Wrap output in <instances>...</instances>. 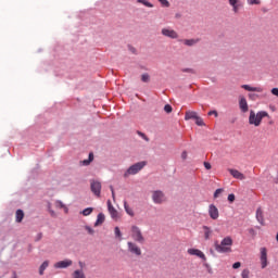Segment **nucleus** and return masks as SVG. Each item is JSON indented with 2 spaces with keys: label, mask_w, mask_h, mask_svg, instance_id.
Here are the masks:
<instances>
[{
  "label": "nucleus",
  "mask_w": 278,
  "mask_h": 278,
  "mask_svg": "<svg viewBox=\"0 0 278 278\" xmlns=\"http://www.w3.org/2000/svg\"><path fill=\"white\" fill-rule=\"evenodd\" d=\"M239 108L241 112H243V114H247V112H249V102H247V98L241 97L239 99Z\"/></svg>",
  "instance_id": "13"
},
{
  "label": "nucleus",
  "mask_w": 278,
  "mask_h": 278,
  "mask_svg": "<svg viewBox=\"0 0 278 278\" xmlns=\"http://www.w3.org/2000/svg\"><path fill=\"white\" fill-rule=\"evenodd\" d=\"M141 81H143L144 84H149V81H151V76H149V74H142Z\"/></svg>",
  "instance_id": "28"
},
{
  "label": "nucleus",
  "mask_w": 278,
  "mask_h": 278,
  "mask_svg": "<svg viewBox=\"0 0 278 278\" xmlns=\"http://www.w3.org/2000/svg\"><path fill=\"white\" fill-rule=\"evenodd\" d=\"M228 3L230 8H232V12L235 14H238L242 8H244V4L240 0H228Z\"/></svg>",
  "instance_id": "7"
},
{
  "label": "nucleus",
  "mask_w": 278,
  "mask_h": 278,
  "mask_svg": "<svg viewBox=\"0 0 278 278\" xmlns=\"http://www.w3.org/2000/svg\"><path fill=\"white\" fill-rule=\"evenodd\" d=\"M240 266H242V263L236 262V263H233L232 268L238 269V268H240Z\"/></svg>",
  "instance_id": "43"
},
{
  "label": "nucleus",
  "mask_w": 278,
  "mask_h": 278,
  "mask_svg": "<svg viewBox=\"0 0 278 278\" xmlns=\"http://www.w3.org/2000/svg\"><path fill=\"white\" fill-rule=\"evenodd\" d=\"M187 253H189V255H195L197 257H200V260H203L204 262L206 260L205 254L199 249H189Z\"/></svg>",
  "instance_id": "14"
},
{
  "label": "nucleus",
  "mask_w": 278,
  "mask_h": 278,
  "mask_svg": "<svg viewBox=\"0 0 278 278\" xmlns=\"http://www.w3.org/2000/svg\"><path fill=\"white\" fill-rule=\"evenodd\" d=\"M55 207H59V210H65V212H68V208L66 207V205H64L62 201H56Z\"/></svg>",
  "instance_id": "27"
},
{
  "label": "nucleus",
  "mask_w": 278,
  "mask_h": 278,
  "mask_svg": "<svg viewBox=\"0 0 278 278\" xmlns=\"http://www.w3.org/2000/svg\"><path fill=\"white\" fill-rule=\"evenodd\" d=\"M194 121H195V125H198L199 127L205 126L203 118L199 117V115L197 116V118Z\"/></svg>",
  "instance_id": "31"
},
{
  "label": "nucleus",
  "mask_w": 278,
  "mask_h": 278,
  "mask_svg": "<svg viewBox=\"0 0 278 278\" xmlns=\"http://www.w3.org/2000/svg\"><path fill=\"white\" fill-rule=\"evenodd\" d=\"M90 162H91V161H90L89 159H88V160H84V161H83V165H84V166H88V165L90 164Z\"/></svg>",
  "instance_id": "48"
},
{
  "label": "nucleus",
  "mask_w": 278,
  "mask_h": 278,
  "mask_svg": "<svg viewBox=\"0 0 278 278\" xmlns=\"http://www.w3.org/2000/svg\"><path fill=\"white\" fill-rule=\"evenodd\" d=\"M248 97L251 99V101H255V99H257V94L255 93H249Z\"/></svg>",
  "instance_id": "40"
},
{
  "label": "nucleus",
  "mask_w": 278,
  "mask_h": 278,
  "mask_svg": "<svg viewBox=\"0 0 278 278\" xmlns=\"http://www.w3.org/2000/svg\"><path fill=\"white\" fill-rule=\"evenodd\" d=\"M199 116V114L194 111H187L185 114V121H192L195 119Z\"/></svg>",
  "instance_id": "19"
},
{
  "label": "nucleus",
  "mask_w": 278,
  "mask_h": 278,
  "mask_svg": "<svg viewBox=\"0 0 278 278\" xmlns=\"http://www.w3.org/2000/svg\"><path fill=\"white\" fill-rule=\"evenodd\" d=\"M260 253L261 268H266V266H268V250L266 248H261Z\"/></svg>",
  "instance_id": "6"
},
{
  "label": "nucleus",
  "mask_w": 278,
  "mask_h": 278,
  "mask_svg": "<svg viewBox=\"0 0 278 278\" xmlns=\"http://www.w3.org/2000/svg\"><path fill=\"white\" fill-rule=\"evenodd\" d=\"M89 160L92 162V160H94V154L89 153Z\"/></svg>",
  "instance_id": "49"
},
{
  "label": "nucleus",
  "mask_w": 278,
  "mask_h": 278,
  "mask_svg": "<svg viewBox=\"0 0 278 278\" xmlns=\"http://www.w3.org/2000/svg\"><path fill=\"white\" fill-rule=\"evenodd\" d=\"M271 94H274L275 97H278V88H273Z\"/></svg>",
  "instance_id": "45"
},
{
  "label": "nucleus",
  "mask_w": 278,
  "mask_h": 278,
  "mask_svg": "<svg viewBox=\"0 0 278 278\" xmlns=\"http://www.w3.org/2000/svg\"><path fill=\"white\" fill-rule=\"evenodd\" d=\"M138 3H142V5H146V8H153V3L147 1V0H137Z\"/></svg>",
  "instance_id": "30"
},
{
  "label": "nucleus",
  "mask_w": 278,
  "mask_h": 278,
  "mask_svg": "<svg viewBox=\"0 0 278 278\" xmlns=\"http://www.w3.org/2000/svg\"><path fill=\"white\" fill-rule=\"evenodd\" d=\"M13 278H16V274H14V277Z\"/></svg>",
  "instance_id": "51"
},
{
  "label": "nucleus",
  "mask_w": 278,
  "mask_h": 278,
  "mask_svg": "<svg viewBox=\"0 0 278 278\" xmlns=\"http://www.w3.org/2000/svg\"><path fill=\"white\" fill-rule=\"evenodd\" d=\"M159 2L163 8H170V2H168V0H159Z\"/></svg>",
  "instance_id": "33"
},
{
  "label": "nucleus",
  "mask_w": 278,
  "mask_h": 278,
  "mask_svg": "<svg viewBox=\"0 0 278 278\" xmlns=\"http://www.w3.org/2000/svg\"><path fill=\"white\" fill-rule=\"evenodd\" d=\"M138 136H140V138H142L143 140H146V142H149V137H147V135H144V132L142 131H137Z\"/></svg>",
  "instance_id": "34"
},
{
  "label": "nucleus",
  "mask_w": 278,
  "mask_h": 278,
  "mask_svg": "<svg viewBox=\"0 0 278 278\" xmlns=\"http://www.w3.org/2000/svg\"><path fill=\"white\" fill-rule=\"evenodd\" d=\"M131 238L135 242H139V244H144V236H142V230L138 226L131 227Z\"/></svg>",
  "instance_id": "4"
},
{
  "label": "nucleus",
  "mask_w": 278,
  "mask_h": 278,
  "mask_svg": "<svg viewBox=\"0 0 278 278\" xmlns=\"http://www.w3.org/2000/svg\"><path fill=\"white\" fill-rule=\"evenodd\" d=\"M110 190L112 192V198H113V201H114V199H116V193L114 192V187L110 186Z\"/></svg>",
  "instance_id": "44"
},
{
  "label": "nucleus",
  "mask_w": 278,
  "mask_h": 278,
  "mask_svg": "<svg viewBox=\"0 0 278 278\" xmlns=\"http://www.w3.org/2000/svg\"><path fill=\"white\" fill-rule=\"evenodd\" d=\"M228 201H229L230 203H233V202L236 201V195H235L233 193H230V194L228 195Z\"/></svg>",
  "instance_id": "38"
},
{
  "label": "nucleus",
  "mask_w": 278,
  "mask_h": 278,
  "mask_svg": "<svg viewBox=\"0 0 278 278\" xmlns=\"http://www.w3.org/2000/svg\"><path fill=\"white\" fill-rule=\"evenodd\" d=\"M103 223H105V215H103V213H100L98 214L94 227H99V225H103Z\"/></svg>",
  "instance_id": "23"
},
{
  "label": "nucleus",
  "mask_w": 278,
  "mask_h": 278,
  "mask_svg": "<svg viewBox=\"0 0 278 278\" xmlns=\"http://www.w3.org/2000/svg\"><path fill=\"white\" fill-rule=\"evenodd\" d=\"M73 278H86V274H84V270L76 269L73 273Z\"/></svg>",
  "instance_id": "26"
},
{
  "label": "nucleus",
  "mask_w": 278,
  "mask_h": 278,
  "mask_svg": "<svg viewBox=\"0 0 278 278\" xmlns=\"http://www.w3.org/2000/svg\"><path fill=\"white\" fill-rule=\"evenodd\" d=\"M208 215H210V218H212V220H218V216H219L218 207H216V205L214 204H211L208 206Z\"/></svg>",
  "instance_id": "10"
},
{
  "label": "nucleus",
  "mask_w": 278,
  "mask_h": 278,
  "mask_svg": "<svg viewBox=\"0 0 278 278\" xmlns=\"http://www.w3.org/2000/svg\"><path fill=\"white\" fill-rule=\"evenodd\" d=\"M152 201L156 204L164 203L166 201V197L162 191H153Z\"/></svg>",
  "instance_id": "8"
},
{
  "label": "nucleus",
  "mask_w": 278,
  "mask_h": 278,
  "mask_svg": "<svg viewBox=\"0 0 278 278\" xmlns=\"http://www.w3.org/2000/svg\"><path fill=\"white\" fill-rule=\"evenodd\" d=\"M23 218H25V213L23 212V210H17L15 213L16 223H23Z\"/></svg>",
  "instance_id": "22"
},
{
  "label": "nucleus",
  "mask_w": 278,
  "mask_h": 278,
  "mask_svg": "<svg viewBox=\"0 0 278 278\" xmlns=\"http://www.w3.org/2000/svg\"><path fill=\"white\" fill-rule=\"evenodd\" d=\"M147 166V162L142 161L131 165L127 172L124 174V177H129V175H138Z\"/></svg>",
  "instance_id": "3"
},
{
  "label": "nucleus",
  "mask_w": 278,
  "mask_h": 278,
  "mask_svg": "<svg viewBox=\"0 0 278 278\" xmlns=\"http://www.w3.org/2000/svg\"><path fill=\"white\" fill-rule=\"evenodd\" d=\"M228 173L233 177V179H239L240 181H244V179H247V176L238 169L228 168Z\"/></svg>",
  "instance_id": "9"
},
{
  "label": "nucleus",
  "mask_w": 278,
  "mask_h": 278,
  "mask_svg": "<svg viewBox=\"0 0 278 278\" xmlns=\"http://www.w3.org/2000/svg\"><path fill=\"white\" fill-rule=\"evenodd\" d=\"M51 214H52V216H53L54 213L52 212Z\"/></svg>",
  "instance_id": "52"
},
{
  "label": "nucleus",
  "mask_w": 278,
  "mask_h": 278,
  "mask_svg": "<svg viewBox=\"0 0 278 278\" xmlns=\"http://www.w3.org/2000/svg\"><path fill=\"white\" fill-rule=\"evenodd\" d=\"M249 275H250L249 269H243V271L241 274L242 278H249Z\"/></svg>",
  "instance_id": "39"
},
{
  "label": "nucleus",
  "mask_w": 278,
  "mask_h": 278,
  "mask_svg": "<svg viewBox=\"0 0 278 278\" xmlns=\"http://www.w3.org/2000/svg\"><path fill=\"white\" fill-rule=\"evenodd\" d=\"M124 210L126 214H128V216H131V217L136 216V213H134V208H131L129 204H127V201H124Z\"/></svg>",
  "instance_id": "21"
},
{
  "label": "nucleus",
  "mask_w": 278,
  "mask_h": 278,
  "mask_svg": "<svg viewBox=\"0 0 278 278\" xmlns=\"http://www.w3.org/2000/svg\"><path fill=\"white\" fill-rule=\"evenodd\" d=\"M204 168H206V170H211L212 164H210L208 162H204Z\"/></svg>",
  "instance_id": "42"
},
{
  "label": "nucleus",
  "mask_w": 278,
  "mask_h": 278,
  "mask_svg": "<svg viewBox=\"0 0 278 278\" xmlns=\"http://www.w3.org/2000/svg\"><path fill=\"white\" fill-rule=\"evenodd\" d=\"M202 229H203V232H204V239L210 240V238H212V233H214L212 228H210V226H203Z\"/></svg>",
  "instance_id": "18"
},
{
  "label": "nucleus",
  "mask_w": 278,
  "mask_h": 278,
  "mask_svg": "<svg viewBox=\"0 0 278 278\" xmlns=\"http://www.w3.org/2000/svg\"><path fill=\"white\" fill-rule=\"evenodd\" d=\"M115 236H116L117 238H121V236H122V233H121V228L115 227Z\"/></svg>",
  "instance_id": "41"
},
{
  "label": "nucleus",
  "mask_w": 278,
  "mask_h": 278,
  "mask_svg": "<svg viewBox=\"0 0 278 278\" xmlns=\"http://www.w3.org/2000/svg\"><path fill=\"white\" fill-rule=\"evenodd\" d=\"M91 191L96 197H101V182L93 180L91 182Z\"/></svg>",
  "instance_id": "12"
},
{
  "label": "nucleus",
  "mask_w": 278,
  "mask_h": 278,
  "mask_svg": "<svg viewBox=\"0 0 278 278\" xmlns=\"http://www.w3.org/2000/svg\"><path fill=\"white\" fill-rule=\"evenodd\" d=\"M197 42H199V39H185L184 40V45H186L187 47H194V45H197Z\"/></svg>",
  "instance_id": "24"
},
{
  "label": "nucleus",
  "mask_w": 278,
  "mask_h": 278,
  "mask_svg": "<svg viewBox=\"0 0 278 278\" xmlns=\"http://www.w3.org/2000/svg\"><path fill=\"white\" fill-rule=\"evenodd\" d=\"M85 229H86V231H87L90 236H92V235L94 233V229H92V227H90V226H85Z\"/></svg>",
  "instance_id": "36"
},
{
  "label": "nucleus",
  "mask_w": 278,
  "mask_h": 278,
  "mask_svg": "<svg viewBox=\"0 0 278 278\" xmlns=\"http://www.w3.org/2000/svg\"><path fill=\"white\" fill-rule=\"evenodd\" d=\"M256 219L258 220L260 225H264V211H262V207L256 210Z\"/></svg>",
  "instance_id": "20"
},
{
  "label": "nucleus",
  "mask_w": 278,
  "mask_h": 278,
  "mask_svg": "<svg viewBox=\"0 0 278 278\" xmlns=\"http://www.w3.org/2000/svg\"><path fill=\"white\" fill-rule=\"evenodd\" d=\"M248 1V5H260L262 3V1L260 0H247Z\"/></svg>",
  "instance_id": "32"
},
{
  "label": "nucleus",
  "mask_w": 278,
  "mask_h": 278,
  "mask_svg": "<svg viewBox=\"0 0 278 278\" xmlns=\"http://www.w3.org/2000/svg\"><path fill=\"white\" fill-rule=\"evenodd\" d=\"M212 115L218 116V112H216V111H210V112H208V116H212Z\"/></svg>",
  "instance_id": "47"
},
{
  "label": "nucleus",
  "mask_w": 278,
  "mask_h": 278,
  "mask_svg": "<svg viewBox=\"0 0 278 278\" xmlns=\"http://www.w3.org/2000/svg\"><path fill=\"white\" fill-rule=\"evenodd\" d=\"M241 88H243V90H247L248 92H264V88L251 87V85H242Z\"/></svg>",
  "instance_id": "16"
},
{
  "label": "nucleus",
  "mask_w": 278,
  "mask_h": 278,
  "mask_svg": "<svg viewBox=\"0 0 278 278\" xmlns=\"http://www.w3.org/2000/svg\"><path fill=\"white\" fill-rule=\"evenodd\" d=\"M219 194H223V189H216V191L214 192V198L218 199Z\"/></svg>",
  "instance_id": "37"
},
{
  "label": "nucleus",
  "mask_w": 278,
  "mask_h": 278,
  "mask_svg": "<svg viewBox=\"0 0 278 278\" xmlns=\"http://www.w3.org/2000/svg\"><path fill=\"white\" fill-rule=\"evenodd\" d=\"M49 268V261H45L39 267V275H45V270Z\"/></svg>",
  "instance_id": "25"
},
{
  "label": "nucleus",
  "mask_w": 278,
  "mask_h": 278,
  "mask_svg": "<svg viewBox=\"0 0 278 278\" xmlns=\"http://www.w3.org/2000/svg\"><path fill=\"white\" fill-rule=\"evenodd\" d=\"M161 34H163L166 38H172V39L179 38V35L177 34V31L170 28H163Z\"/></svg>",
  "instance_id": "11"
},
{
  "label": "nucleus",
  "mask_w": 278,
  "mask_h": 278,
  "mask_svg": "<svg viewBox=\"0 0 278 278\" xmlns=\"http://www.w3.org/2000/svg\"><path fill=\"white\" fill-rule=\"evenodd\" d=\"M108 210L112 218H118V211L112 205V201H108Z\"/></svg>",
  "instance_id": "17"
},
{
  "label": "nucleus",
  "mask_w": 278,
  "mask_h": 278,
  "mask_svg": "<svg viewBox=\"0 0 278 278\" xmlns=\"http://www.w3.org/2000/svg\"><path fill=\"white\" fill-rule=\"evenodd\" d=\"M92 212H93V208H92V207H87V208H85V210L81 212V214H83V216H90V215L92 214Z\"/></svg>",
  "instance_id": "29"
},
{
  "label": "nucleus",
  "mask_w": 278,
  "mask_h": 278,
  "mask_svg": "<svg viewBox=\"0 0 278 278\" xmlns=\"http://www.w3.org/2000/svg\"><path fill=\"white\" fill-rule=\"evenodd\" d=\"M268 117V112L266 111H260L255 113V111H250L249 116V125H254V127H260L262 125V119Z\"/></svg>",
  "instance_id": "2"
},
{
  "label": "nucleus",
  "mask_w": 278,
  "mask_h": 278,
  "mask_svg": "<svg viewBox=\"0 0 278 278\" xmlns=\"http://www.w3.org/2000/svg\"><path fill=\"white\" fill-rule=\"evenodd\" d=\"M164 112H166L167 114H170V112H173V106H170V104H166L164 106Z\"/></svg>",
  "instance_id": "35"
},
{
  "label": "nucleus",
  "mask_w": 278,
  "mask_h": 278,
  "mask_svg": "<svg viewBox=\"0 0 278 278\" xmlns=\"http://www.w3.org/2000/svg\"><path fill=\"white\" fill-rule=\"evenodd\" d=\"M181 159H182V160H188V152L184 151V152L181 153Z\"/></svg>",
  "instance_id": "46"
},
{
  "label": "nucleus",
  "mask_w": 278,
  "mask_h": 278,
  "mask_svg": "<svg viewBox=\"0 0 278 278\" xmlns=\"http://www.w3.org/2000/svg\"><path fill=\"white\" fill-rule=\"evenodd\" d=\"M68 266H73L72 260L60 261L54 264V268H68Z\"/></svg>",
  "instance_id": "15"
},
{
  "label": "nucleus",
  "mask_w": 278,
  "mask_h": 278,
  "mask_svg": "<svg viewBox=\"0 0 278 278\" xmlns=\"http://www.w3.org/2000/svg\"><path fill=\"white\" fill-rule=\"evenodd\" d=\"M127 247H128L129 253H131L132 255H136L137 257H140V255H142V250L140 249V247H138V244L131 241H128Z\"/></svg>",
  "instance_id": "5"
},
{
  "label": "nucleus",
  "mask_w": 278,
  "mask_h": 278,
  "mask_svg": "<svg viewBox=\"0 0 278 278\" xmlns=\"http://www.w3.org/2000/svg\"><path fill=\"white\" fill-rule=\"evenodd\" d=\"M185 73H192V70H184Z\"/></svg>",
  "instance_id": "50"
},
{
  "label": "nucleus",
  "mask_w": 278,
  "mask_h": 278,
  "mask_svg": "<svg viewBox=\"0 0 278 278\" xmlns=\"http://www.w3.org/2000/svg\"><path fill=\"white\" fill-rule=\"evenodd\" d=\"M231 247H233V239L229 236L225 237L220 243L218 241L215 242V251L217 253H232Z\"/></svg>",
  "instance_id": "1"
}]
</instances>
